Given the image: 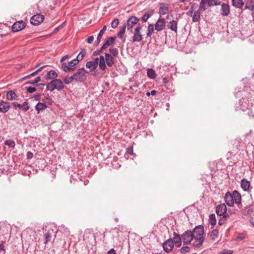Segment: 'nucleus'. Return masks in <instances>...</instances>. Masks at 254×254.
<instances>
[{
  "instance_id": "nucleus-15",
  "label": "nucleus",
  "mask_w": 254,
  "mask_h": 254,
  "mask_svg": "<svg viewBox=\"0 0 254 254\" xmlns=\"http://www.w3.org/2000/svg\"><path fill=\"white\" fill-rule=\"evenodd\" d=\"M97 59L98 63L99 64V69L102 71H105L107 68V65L105 64V56H100L99 57L96 58Z\"/></svg>"
},
{
  "instance_id": "nucleus-60",
  "label": "nucleus",
  "mask_w": 254,
  "mask_h": 254,
  "mask_svg": "<svg viewBox=\"0 0 254 254\" xmlns=\"http://www.w3.org/2000/svg\"><path fill=\"white\" fill-rule=\"evenodd\" d=\"M133 148L132 147L127 148V153L128 155H131L133 154Z\"/></svg>"
},
{
  "instance_id": "nucleus-56",
  "label": "nucleus",
  "mask_w": 254,
  "mask_h": 254,
  "mask_svg": "<svg viewBox=\"0 0 254 254\" xmlns=\"http://www.w3.org/2000/svg\"><path fill=\"white\" fill-rule=\"evenodd\" d=\"M36 90V88L34 87H28L27 88V91L30 93H32L34 92Z\"/></svg>"
},
{
  "instance_id": "nucleus-6",
  "label": "nucleus",
  "mask_w": 254,
  "mask_h": 254,
  "mask_svg": "<svg viewBox=\"0 0 254 254\" xmlns=\"http://www.w3.org/2000/svg\"><path fill=\"white\" fill-rule=\"evenodd\" d=\"M44 16L41 14L33 15L30 19V23L33 25H38L43 22Z\"/></svg>"
},
{
  "instance_id": "nucleus-26",
  "label": "nucleus",
  "mask_w": 254,
  "mask_h": 254,
  "mask_svg": "<svg viewBox=\"0 0 254 254\" xmlns=\"http://www.w3.org/2000/svg\"><path fill=\"white\" fill-rule=\"evenodd\" d=\"M159 7V14L161 15H165L167 14L169 10L168 4L165 3H160Z\"/></svg>"
},
{
  "instance_id": "nucleus-21",
  "label": "nucleus",
  "mask_w": 254,
  "mask_h": 254,
  "mask_svg": "<svg viewBox=\"0 0 254 254\" xmlns=\"http://www.w3.org/2000/svg\"><path fill=\"white\" fill-rule=\"evenodd\" d=\"M250 106L251 105L248 100H246L244 98L240 101V108L243 111L249 109Z\"/></svg>"
},
{
  "instance_id": "nucleus-53",
  "label": "nucleus",
  "mask_w": 254,
  "mask_h": 254,
  "mask_svg": "<svg viewBox=\"0 0 254 254\" xmlns=\"http://www.w3.org/2000/svg\"><path fill=\"white\" fill-rule=\"evenodd\" d=\"M109 51L111 53L110 54L112 55V56L113 57L116 56L118 54V51L117 48L110 49Z\"/></svg>"
},
{
  "instance_id": "nucleus-63",
  "label": "nucleus",
  "mask_w": 254,
  "mask_h": 254,
  "mask_svg": "<svg viewBox=\"0 0 254 254\" xmlns=\"http://www.w3.org/2000/svg\"><path fill=\"white\" fill-rule=\"evenodd\" d=\"M35 101H39L41 99V95L39 94L35 95L33 97Z\"/></svg>"
},
{
  "instance_id": "nucleus-59",
  "label": "nucleus",
  "mask_w": 254,
  "mask_h": 254,
  "mask_svg": "<svg viewBox=\"0 0 254 254\" xmlns=\"http://www.w3.org/2000/svg\"><path fill=\"white\" fill-rule=\"evenodd\" d=\"M190 9L192 10L193 11H194V8L197 6V3H196L195 2H190Z\"/></svg>"
},
{
  "instance_id": "nucleus-51",
  "label": "nucleus",
  "mask_w": 254,
  "mask_h": 254,
  "mask_svg": "<svg viewBox=\"0 0 254 254\" xmlns=\"http://www.w3.org/2000/svg\"><path fill=\"white\" fill-rule=\"evenodd\" d=\"M41 79L40 76L37 77L34 80L28 82L27 83L31 84H35L38 83L39 82L41 81Z\"/></svg>"
},
{
  "instance_id": "nucleus-13",
  "label": "nucleus",
  "mask_w": 254,
  "mask_h": 254,
  "mask_svg": "<svg viewBox=\"0 0 254 254\" xmlns=\"http://www.w3.org/2000/svg\"><path fill=\"white\" fill-rule=\"evenodd\" d=\"M224 199L225 202L229 206H233L234 204L233 194L230 192H227L225 195Z\"/></svg>"
},
{
  "instance_id": "nucleus-12",
  "label": "nucleus",
  "mask_w": 254,
  "mask_h": 254,
  "mask_svg": "<svg viewBox=\"0 0 254 254\" xmlns=\"http://www.w3.org/2000/svg\"><path fill=\"white\" fill-rule=\"evenodd\" d=\"M155 30L159 32L164 29L166 26L165 21L164 19L159 18L155 23Z\"/></svg>"
},
{
  "instance_id": "nucleus-29",
  "label": "nucleus",
  "mask_w": 254,
  "mask_h": 254,
  "mask_svg": "<svg viewBox=\"0 0 254 254\" xmlns=\"http://www.w3.org/2000/svg\"><path fill=\"white\" fill-rule=\"evenodd\" d=\"M47 106L46 103L38 102L35 106V109L38 113L46 109Z\"/></svg>"
},
{
  "instance_id": "nucleus-45",
  "label": "nucleus",
  "mask_w": 254,
  "mask_h": 254,
  "mask_svg": "<svg viewBox=\"0 0 254 254\" xmlns=\"http://www.w3.org/2000/svg\"><path fill=\"white\" fill-rule=\"evenodd\" d=\"M218 234V231L217 229H214L209 234L210 238L212 240H215L217 237Z\"/></svg>"
},
{
  "instance_id": "nucleus-24",
  "label": "nucleus",
  "mask_w": 254,
  "mask_h": 254,
  "mask_svg": "<svg viewBox=\"0 0 254 254\" xmlns=\"http://www.w3.org/2000/svg\"><path fill=\"white\" fill-rule=\"evenodd\" d=\"M193 239H194V242L193 243V246L195 248H199L201 247L204 241V238L195 237H193Z\"/></svg>"
},
{
  "instance_id": "nucleus-41",
  "label": "nucleus",
  "mask_w": 254,
  "mask_h": 254,
  "mask_svg": "<svg viewBox=\"0 0 254 254\" xmlns=\"http://www.w3.org/2000/svg\"><path fill=\"white\" fill-rule=\"evenodd\" d=\"M44 244L46 245L51 241L52 237L51 232L50 231H48L47 233H46L44 234Z\"/></svg>"
},
{
  "instance_id": "nucleus-10",
  "label": "nucleus",
  "mask_w": 254,
  "mask_h": 254,
  "mask_svg": "<svg viewBox=\"0 0 254 254\" xmlns=\"http://www.w3.org/2000/svg\"><path fill=\"white\" fill-rule=\"evenodd\" d=\"M174 246L173 239L169 238L164 243L163 248L166 253H169L172 251Z\"/></svg>"
},
{
  "instance_id": "nucleus-57",
  "label": "nucleus",
  "mask_w": 254,
  "mask_h": 254,
  "mask_svg": "<svg viewBox=\"0 0 254 254\" xmlns=\"http://www.w3.org/2000/svg\"><path fill=\"white\" fill-rule=\"evenodd\" d=\"M245 238V236L244 234H239L236 238V240H239V241H242L243 240V239H244Z\"/></svg>"
},
{
  "instance_id": "nucleus-62",
  "label": "nucleus",
  "mask_w": 254,
  "mask_h": 254,
  "mask_svg": "<svg viewBox=\"0 0 254 254\" xmlns=\"http://www.w3.org/2000/svg\"><path fill=\"white\" fill-rule=\"evenodd\" d=\"M26 156L28 159H31L33 157V154L30 151H28L26 154Z\"/></svg>"
},
{
  "instance_id": "nucleus-8",
  "label": "nucleus",
  "mask_w": 254,
  "mask_h": 254,
  "mask_svg": "<svg viewBox=\"0 0 254 254\" xmlns=\"http://www.w3.org/2000/svg\"><path fill=\"white\" fill-rule=\"evenodd\" d=\"M192 234L193 237H203L204 228L202 225H199L196 226L193 230Z\"/></svg>"
},
{
  "instance_id": "nucleus-52",
  "label": "nucleus",
  "mask_w": 254,
  "mask_h": 254,
  "mask_svg": "<svg viewBox=\"0 0 254 254\" xmlns=\"http://www.w3.org/2000/svg\"><path fill=\"white\" fill-rule=\"evenodd\" d=\"M190 249L188 246L183 247L181 248L180 251L182 254H186L190 252Z\"/></svg>"
},
{
  "instance_id": "nucleus-2",
  "label": "nucleus",
  "mask_w": 254,
  "mask_h": 254,
  "mask_svg": "<svg viewBox=\"0 0 254 254\" xmlns=\"http://www.w3.org/2000/svg\"><path fill=\"white\" fill-rule=\"evenodd\" d=\"M85 72L87 73L88 71L84 67L79 68L77 72L72 75L74 81L78 82L84 81L87 79V76L85 74Z\"/></svg>"
},
{
  "instance_id": "nucleus-61",
  "label": "nucleus",
  "mask_w": 254,
  "mask_h": 254,
  "mask_svg": "<svg viewBox=\"0 0 254 254\" xmlns=\"http://www.w3.org/2000/svg\"><path fill=\"white\" fill-rule=\"evenodd\" d=\"M94 37L93 36H89L86 40L87 42L89 44H91L94 40Z\"/></svg>"
},
{
  "instance_id": "nucleus-4",
  "label": "nucleus",
  "mask_w": 254,
  "mask_h": 254,
  "mask_svg": "<svg viewBox=\"0 0 254 254\" xmlns=\"http://www.w3.org/2000/svg\"><path fill=\"white\" fill-rule=\"evenodd\" d=\"M139 20V19L136 16H130L125 24V25L127 27L128 30H131L133 26L138 22Z\"/></svg>"
},
{
  "instance_id": "nucleus-33",
  "label": "nucleus",
  "mask_w": 254,
  "mask_h": 254,
  "mask_svg": "<svg viewBox=\"0 0 254 254\" xmlns=\"http://www.w3.org/2000/svg\"><path fill=\"white\" fill-rule=\"evenodd\" d=\"M17 96L15 92L13 90H10L7 92L6 98L8 100H13L16 99Z\"/></svg>"
},
{
  "instance_id": "nucleus-39",
  "label": "nucleus",
  "mask_w": 254,
  "mask_h": 254,
  "mask_svg": "<svg viewBox=\"0 0 254 254\" xmlns=\"http://www.w3.org/2000/svg\"><path fill=\"white\" fill-rule=\"evenodd\" d=\"M62 69L66 72H70L73 70L74 68L70 67L66 63H63L61 66Z\"/></svg>"
},
{
  "instance_id": "nucleus-36",
  "label": "nucleus",
  "mask_w": 254,
  "mask_h": 254,
  "mask_svg": "<svg viewBox=\"0 0 254 254\" xmlns=\"http://www.w3.org/2000/svg\"><path fill=\"white\" fill-rule=\"evenodd\" d=\"M207 5L209 7L219 5L221 4L220 0H207Z\"/></svg>"
},
{
  "instance_id": "nucleus-30",
  "label": "nucleus",
  "mask_w": 254,
  "mask_h": 254,
  "mask_svg": "<svg viewBox=\"0 0 254 254\" xmlns=\"http://www.w3.org/2000/svg\"><path fill=\"white\" fill-rule=\"evenodd\" d=\"M200 14L201 11L199 10V9L194 11L192 16V22H197L199 21V20H200Z\"/></svg>"
},
{
  "instance_id": "nucleus-14",
  "label": "nucleus",
  "mask_w": 254,
  "mask_h": 254,
  "mask_svg": "<svg viewBox=\"0 0 254 254\" xmlns=\"http://www.w3.org/2000/svg\"><path fill=\"white\" fill-rule=\"evenodd\" d=\"M230 13V6L228 4L223 3L221 6V14L223 16L229 15Z\"/></svg>"
},
{
  "instance_id": "nucleus-31",
  "label": "nucleus",
  "mask_w": 254,
  "mask_h": 254,
  "mask_svg": "<svg viewBox=\"0 0 254 254\" xmlns=\"http://www.w3.org/2000/svg\"><path fill=\"white\" fill-rule=\"evenodd\" d=\"M177 22L175 20H172L170 21L167 25V27L169 29L171 30L177 32Z\"/></svg>"
},
{
  "instance_id": "nucleus-19",
  "label": "nucleus",
  "mask_w": 254,
  "mask_h": 254,
  "mask_svg": "<svg viewBox=\"0 0 254 254\" xmlns=\"http://www.w3.org/2000/svg\"><path fill=\"white\" fill-rule=\"evenodd\" d=\"M10 106L8 102L1 101L0 102V112L6 113L10 109Z\"/></svg>"
},
{
  "instance_id": "nucleus-43",
  "label": "nucleus",
  "mask_w": 254,
  "mask_h": 254,
  "mask_svg": "<svg viewBox=\"0 0 254 254\" xmlns=\"http://www.w3.org/2000/svg\"><path fill=\"white\" fill-rule=\"evenodd\" d=\"M207 4V0H201L200 4L199 9L200 11H205L206 9V4Z\"/></svg>"
},
{
  "instance_id": "nucleus-17",
  "label": "nucleus",
  "mask_w": 254,
  "mask_h": 254,
  "mask_svg": "<svg viewBox=\"0 0 254 254\" xmlns=\"http://www.w3.org/2000/svg\"><path fill=\"white\" fill-rule=\"evenodd\" d=\"M174 237L172 239L174 245H175L176 247H180L182 245V236L181 237L179 234H177L176 232H174L173 233Z\"/></svg>"
},
{
  "instance_id": "nucleus-28",
  "label": "nucleus",
  "mask_w": 254,
  "mask_h": 254,
  "mask_svg": "<svg viewBox=\"0 0 254 254\" xmlns=\"http://www.w3.org/2000/svg\"><path fill=\"white\" fill-rule=\"evenodd\" d=\"M232 5L237 8L241 9L244 5L243 0H232Z\"/></svg>"
},
{
  "instance_id": "nucleus-47",
  "label": "nucleus",
  "mask_w": 254,
  "mask_h": 254,
  "mask_svg": "<svg viewBox=\"0 0 254 254\" xmlns=\"http://www.w3.org/2000/svg\"><path fill=\"white\" fill-rule=\"evenodd\" d=\"M74 81L72 75L70 76H67L64 79V82L66 84H69Z\"/></svg>"
},
{
  "instance_id": "nucleus-64",
  "label": "nucleus",
  "mask_w": 254,
  "mask_h": 254,
  "mask_svg": "<svg viewBox=\"0 0 254 254\" xmlns=\"http://www.w3.org/2000/svg\"><path fill=\"white\" fill-rule=\"evenodd\" d=\"M107 254H116L115 250L114 249H111L108 252Z\"/></svg>"
},
{
  "instance_id": "nucleus-9",
  "label": "nucleus",
  "mask_w": 254,
  "mask_h": 254,
  "mask_svg": "<svg viewBox=\"0 0 254 254\" xmlns=\"http://www.w3.org/2000/svg\"><path fill=\"white\" fill-rule=\"evenodd\" d=\"M26 26V23L22 20L15 22L12 26V30L14 32L22 30Z\"/></svg>"
},
{
  "instance_id": "nucleus-16",
  "label": "nucleus",
  "mask_w": 254,
  "mask_h": 254,
  "mask_svg": "<svg viewBox=\"0 0 254 254\" xmlns=\"http://www.w3.org/2000/svg\"><path fill=\"white\" fill-rule=\"evenodd\" d=\"M105 64L109 67H112L115 64L114 57L110 54H105Z\"/></svg>"
},
{
  "instance_id": "nucleus-44",
  "label": "nucleus",
  "mask_w": 254,
  "mask_h": 254,
  "mask_svg": "<svg viewBox=\"0 0 254 254\" xmlns=\"http://www.w3.org/2000/svg\"><path fill=\"white\" fill-rule=\"evenodd\" d=\"M126 28L127 27L125 25L123 27H120V31L118 34V37L119 38H123V35L125 33Z\"/></svg>"
},
{
  "instance_id": "nucleus-37",
  "label": "nucleus",
  "mask_w": 254,
  "mask_h": 254,
  "mask_svg": "<svg viewBox=\"0 0 254 254\" xmlns=\"http://www.w3.org/2000/svg\"><path fill=\"white\" fill-rule=\"evenodd\" d=\"M86 54V51L85 49H83L81 50L80 53L78 54L76 58H75L77 60V63L83 60L85 55Z\"/></svg>"
},
{
  "instance_id": "nucleus-54",
  "label": "nucleus",
  "mask_w": 254,
  "mask_h": 254,
  "mask_svg": "<svg viewBox=\"0 0 254 254\" xmlns=\"http://www.w3.org/2000/svg\"><path fill=\"white\" fill-rule=\"evenodd\" d=\"M3 244L4 243L3 242L0 243V254L1 253H2V254H5V249Z\"/></svg>"
},
{
  "instance_id": "nucleus-5",
  "label": "nucleus",
  "mask_w": 254,
  "mask_h": 254,
  "mask_svg": "<svg viewBox=\"0 0 254 254\" xmlns=\"http://www.w3.org/2000/svg\"><path fill=\"white\" fill-rule=\"evenodd\" d=\"M98 66H99V64L98 63L97 59L88 61L85 64L86 67L90 69V72L95 71Z\"/></svg>"
},
{
  "instance_id": "nucleus-22",
  "label": "nucleus",
  "mask_w": 254,
  "mask_h": 254,
  "mask_svg": "<svg viewBox=\"0 0 254 254\" xmlns=\"http://www.w3.org/2000/svg\"><path fill=\"white\" fill-rule=\"evenodd\" d=\"M241 187L244 191H248L250 187V182L246 179L244 178L241 180Z\"/></svg>"
},
{
  "instance_id": "nucleus-58",
  "label": "nucleus",
  "mask_w": 254,
  "mask_h": 254,
  "mask_svg": "<svg viewBox=\"0 0 254 254\" xmlns=\"http://www.w3.org/2000/svg\"><path fill=\"white\" fill-rule=\"evenodd\" d=\"M224 254H232L233 251L231 250L224 249L222 251Z\"/></svg>"
},
{
  "instance_id": "nucleus-38",
  "label": "nucleus",
  "mask_w": 254,
  "mask_h": 254,
  "mask_svg": "<svg viewBox=\"0 0 254 254\" xmlns=\"http://www.w3.org/2000/svg\"><path fill=\"white\" fill-rule=\"evenodd\" d=\"M86 54V51L85 49H83L81 50L80 53L78 54L76 58H75L77 60V63L83 60L85 55Z\"/></svg>"
},
{
  "instance_id": "nucleus-42",
  "label": "nucleus",
  "mask_w": 254,
  "mask_h": 254,
  "mask_svg": "<svg viewBox=\"0 0 254 254\" xmlns=\"http://www.w3.org/2000/svg\"><path fill=\"white\" fill-rule=\"evenodd\" d=\"M209 222L214 227L216 224V219L214 214H211L209 216Z\"/></svg>"
},
{
  "instance_id": "nucleus-3",
  "label": "nucleus",
  "mask_w": 254,
  "mask_h": 254,
  "mask_svg": "<svg viewBox=\"0 0 254 254\" xmlns=\"http://www.w3.org/2000/svg\"><path fill=\"white\" fill-rule=\"evenodd\" d=\"M182 239L184 245H187L190 244L191 243L192 239H193L192 231H191L190 230L186 231L182 235Z\"/></svg>"
},
{
  "instance_id": "nucleus-27",
  "label": "nucleus",
  "mask_w": 254,
  "mask_h": 254,
  "mask_svg": "<svg viewBox=\"0 0 254 254\" xmlns=\"http://www.w3.org/2000/svg\"><path fill=\"white\" fill-rule=\"evenodd\" d=\"M154 13V10L153 9L149 10L146 12L142 16L141 20L143 22H145L147 21L148 18L150 17Z\"/></svg>"
},
{
  "instance_id": "nucleus-48",
  "label": "nucleus",
  "mask_w": 254,
  "mask_h": 254,
  "mask_svg": "<svg viewBox=\"0 0 254 254\" xmlns=\"http://www.w3.org/2000/svg\"><path fill=\"white\" fill-rule=\"evenodd\" d=\"M5 145L10 147H14L15 145V142L11 139H7L4 142Z\"/></svg>"
},
{
  "instance_id": "nucleus-25",
  "label": "nucleus",
  "mask_w": 254,
  "mask_h": 254,
  "mask_svg": "<svg viewBox=\"0 0 254 254\" xmlns=\"http://www.w3.org/2000/svg\"><path fill=\"white\" fill-rule=\"evenodd\" d=\"M58 76V73L56 72L55 70H51L48 71L46 75V79H55Z\"/></svg>"
},
{
  "instance_id": "nucleus-32",
  "label": "nucleus",
  "mask_w": 254,
  "mask_h": 254,
  "mask_svg": "<svg viewBox=\"0 0 254 254\" xmlns=\"http://www.w3.org/2000/svg\"><path fill=\"white\" fill-rule=\"evenodd\" d=\"M155 29V26L153 24H149L147 27L146 36L147 37L150 38L153 33Z\"/></svg>"
},
{
  "instance_id": "nucleus-55",
  "label": "nucleus",
  "mask_w": 254,
  "mask_h": 254,
  "mask_svg": "<svg viewBox=\"0 0 254 254\" xmlns=\"http://www.w3.org/2000/svg\"><path fill=\"white\" fill-rule=\"evenodd\" d=\"M103 50H102V47H101L100 50H98L94 51L93 53V55L94 56H97L98 55H99L101 53H102Z\"/></svg>"
},
{
  "instance_id": "nucleus-23",
  "label": "nucleus",
  "mask_w": 254,
  "mask_h": 254,
  "mask_svg": "<svg viewBox=\"0 0 254 254\" xmlns=\"http://www.w3.org/2000/svg\"><path fill=\"white\" fill-rule=\"evenodd\" d=\"M234 203L237 204L241 203V195L240 193L236 190H234L233 193Z\"/></svg>"
},
{
  "instance_id": "nucleus-1",
  "label": "nucleus",
  "mask_w": 254,
  "mask_h": 254,
  "mask_svg": "<svg viewBox=\"0 0 254 254\" xmlns=\"http://www.w3.org/2000/svg\"><path fill=\"white\" fill-rule=\"evenodd\" d=\"M64 85L62 80L55 79L46 84L47 90L53 91L55 89L61 91L64 88Z\"/></svg>"
},
{
  "instance_id": "nucleus-46",
  "label": "nucleus",
  "mask_w": 254,
  "mask_h": 254,
  "mask_svg": "<svg viewBox=\"0 0 254 254\" xmlns=\"http://www.w3.org/2000/svg\"><path fill=\"white\" fill-rule=\"evenodd\" d=\"M223 217L218 220V224L220 226L223 225L226 220V219L229 217V214H225L222 215Z\"/></svg>"
},
{
  "instance_id": "nucleus-11",
  "label": "nucleus",
  "mask_w": 254,
  "mask_h": 254,
  "mask_svg": "<svg viewBox=\"0 0 254 254\" xmlns=\"http://www.w3.org/2000/svg\"><path fill=\"white\" fill-rule=\"evenodd\" d=\"M227 207L224 203L218 205L216 208V213L217 215L222 216L228 214L226 213Z\"/></svg>"
},
{
  "instance_id": "nucleus-35",
  "label": "nucleus",
  "mask_w": 254,
  "mask_h": 254,
  "mask_svg": "<svg viewBox=\"0 0 254 254\" xmlns=\"http://www.w3.org/2000/svg\"><path fill=\"white\" fill-rule=\"evenodd\" d=\"M107 29V27L106 25H104L103 28L100 31L97 38V45H98L100 42L103 35Z\"/></svg>"
},
{
  "instance_id": "nucleus-20",
  "label": "nucleus",
  "mask_w": 254,
  "mask_h": 254,
  "mask_svg": "<svg viewBox=\"0 0 254 254\" xmlns=\"http://www.w3.org/2000/svg\"><path fill=\"white\" fill-rule=\"evenodd\" d=\"M12 105L14 108L18 107L24 111H27L30 108V106L27 102H25L22 104L13 102Z\"/></svg>"
},
{
  "instance_id": "nucleus-18",
  "label": "nucleus",
  "mask_w": 254,
  "mask_h": 254,
  "mask_svg": "<svg viewBox=\"0 0 254 254\" xmlns=\"http://www.w3.org/2000/svg\"><path fill=\"white\" fill-rule=\"evenodd\" d=\"M116 39V38L115 37H109L106 38L104 44L102 46V50H105L109 46L113 45Z\"/></svg>"
},
{
  "instance_id": "nucleus-34",
  "label": "nucleus",
  "mask_w": 254,
  "mask_h": 254,
  "mask_svg": "<svg viewBox=\"0 0 254 254\" xmlns=\"http://www.w3.org/2000/svg\"><path fill=\"white\" fill-rule=\"evenodd\" d=\"M147 75L150 79H155L157 76L155 71L152 68L147 70Z\"/></svg>"
},
{
  "instance_id": "nucleus-50",
  "label": "nucleus",
  "mask_w": 254,
  "mask_h": 254,
  "mask_svg": "<svg viewBox=\"0 0 254 254\" xmlns=\"http://www.w3.org/2000/svg\"><path fill=\"white\" fill-rule=\"evenodd\" d=\"M77 59H74L68 63V65L70 67H72L73 66H74V65H75L78 64V63H77Z\"/></svg>"
},
{
  "instance_id": "nucleus-40",
  "label": "nucleus",
  "mask_w": 254,
  "mask_h": 254,
  "mask_svg": "<svg viewBox=\"0 0 254 254\" xmlns=\"http://www.w3.org/2000/svg\"><path fill=\"white\" fill-rule=\"evenodd\" d=\"M245 8L250 10H253L254 9V1L253 0L248 1L245 4Z\"/></svg>"
},
{
  "instance_id": "nucleus-49",
  "label": "nucleus",
  "mask_w": 254,
  "mask_h": 254,
  "mask_svg": "<svg viewBox=\"0 0 254 254\" xmlns=\"http://www.w3.org/2000/svg\"><path fill=\"white\" fill-rule=\"evenodd\" d=\"M119 23V20L118 19H115L112 22H111V26L113 28H116L118 27Z\"/></svg>"
},
{
  "instance_id": "nucleus-7",
  "label": "nucleus",
  "mask_w": 254,
  "mask_h": 254,
  "mask_svg": "<svg viewBox=\"0 0 254 254\" xmlns=\"http://www.w3.org/2000/svg\"><path fill=\"white\" fill-rule=\"evenodd\" d=\"M141 28L140 26L136 27L133 33V36L132 37V42H140L142 40V35L141 34Z\"/></svg>"
}]
</instances>
